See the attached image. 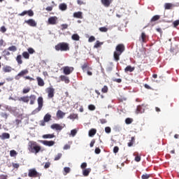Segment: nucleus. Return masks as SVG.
Instances as JSON below:
<instances>
[{
  "label": "nucleus",
  "instance_id": "obj_1",
  "mask_svg": "<svg viewBox=\"0 0 179 179\" xmlns=\"http://www.w3.org/2000/svg\"><path fill=\"white\" fill-rule=\"evenodd\" d=\"M124 51H125V45L124 44L120 43L116 46L115 51L113 53V58L116 62L120 61V56Z\"/></svg>",
  "mask_w": 179,
  "mask_h": 179
},
{
  "label": "nucleus",
  "instance_id": "obj_2",
  "mask_svg": "<svg viewBox=\"0 0 179 179\" xmlns=\"http://www.w3.org/2000/svg\"><path fill=\"white\" fill-rule=\"evenodd\" d=\"M28 150L31 153L37 155L41 150V146H40L36 141H29L28 143Z\"/></svg>",
  "mask_w": 179,
  "mask_h": 179
},
{
  "label": "nucleus",
  "instance_id": "obj_3",
  "mask_svg": "<svg viewBox=\"0 0 179 179\" xmlns=\"http://www.w3.org/2000/svg\"><path fill=\"white\" fill-rule=\"evenodd\" d=\"M36 95L31 94L29 96H22L19 98L18 100L19 101H23V103H29V101H30L29 104L33 106V104H34V103L36 102Z\"/></svg>",
  "mask_w": 179,
  "mask_h": 179
},
{
  "label": "nucleus",
  "instance_id": "obj_4",
  "mask_svg": "<svg viewBox=\"0 0 179 179\" xmlns=\"http://www.w3.org/2000/svg\"><path fill=\"white\" fill-rule=\"evenodd\" d=\"M55 49L56 51H69V43L65 42L59 43L55 46Z\"/></svg>",
  "mask_w": 179,
  "mask_h": 179
},
{
  "label": "nucleus",
  "instance_id": "obj_5",
  "mask_svg": "<svg viewBox=\"0 0 179 179\" xmlns=\"http://www.w3.org/2000/svg\"><path fill=\"white\" fill-rule=\"evenodd\" d=\"M28 176L29 177L34 178H36L37 177L40 178V177H41V173L37 172L36 169H31L29 170Z\"/></svg>",
  "mask_w": 179,
  "mask_h": 179
},
{
  "label": "nucleus",
  "instance_id": "obj_6",
  "mask_svg": "<svg viewBox=\"0 0 179 179\" xmlns=\"http://www.w3.org/2000/svg\"><path fill=\"white\" fill-rule=\"evenodd\" d=\"M43 103H44V101H43V98L41 96H39L38 98V106L33 111V114H36V113L41 111V108H43Z\"/></svg>",
  "mask_w": 179,
  "mask_h": 179
},
{
  "label": "nucleus",
  "instance_id": "obj_7",
  "mask_svg": "<svg viewBox=\"0 0 179 179\" xmlns=\"http://www.w3.org/2000/svg\"><path fill=\"white\" fill-rule=\"evenodd\" d=\"M46 93L48 94V99H53L55 94V89L52 86H50L46 88Z\"/></svg>",
  "mask_w": 179,
  "mask_h": 179
},
{
  "label": "nucleus",
  "instance_id": "obj_8",
  "mask_svg": "<svg viewBox=\"0 0 179 179\" xmlns=\"http://www.w3.org/2000/svg\"><path fill=\"white\" fill-rule=\"evenodd\" d=\"M179 6V3H177L176 4L172 3H166L164 5V8L165 10H170L171 9H174V8Z\"/></svg>",
  "mask_w": 179,
  "mask_h": 179
},
{
  "label": "nucleus",
  "instance_id": "obj_9",
  "mask_svg": "<svg viewBox=\"0 0 179 179\" xmlns=\"http://www.w3.org/2000/svg\"><path fill=\"white\" fill-rule=\"evenodd\" d=\"M149 41V36L146 35V33L142 32L140 37H139V41L142 43H148Z\"/></svg>",
  "mask_w": 179,
  "mask_h": 179
},
{
  "label": "nucleus",
  "instance_id": "obj_10",
  "mask_svg": "<svg viewBox=\"0 0 179 179\" xmlns=\"http://www.w3.org/2000/svg\"><path fill=\"white\" fill-rule=\"evenodd\" d=\"M73 67L68 66L63 67V73H64V75H71V73H73Z\"/></svg>",
  "mask_w": 179,
  "mask_h": 179
},
{
  "label": "nucleus",
  "instance_id": "obj_11",
  "mask_svg": "<svg viewBox=\"0 0 179 179\" xmlns=\"http://www.w3.org/2000/svg\"><path fill=\"white\" fill-rule=\"evenodd\" d=\"M24 23L30 26V27H37V22L34 19H29L24 21Z\"/></svg>",
  "mask_w": 179,
  "mask_h": 179
},
{
  "label": "nucleus",
  "instance_id": "obj_12",
  "mask_svg": "<svg viewBox=\"0 0 179 179\" xmlns=\"http://www.w3.org/2000/svg\"><path fill=\"white\" fill-rule=\"evenodd\" d=\"M26 15H28L29 17H33L34 16V12L33 10H24L22 13H19L18 16H24Z\"/></svg>",
  "mask_w": 179,
  "mask_h": 179
},
{
  "label": "nucleus",
  "instance_id": "obj_13",
  "mask_svg": "<svg viewBox=\"0 0 179 179\" xmlns=\"http://www.w3.org/2000/svg\"><path fill=\"white\" fill-rule=\"evenodd\" d=\"M50 128H51V129H55V131H62L64 127H62V126L61 124H59L55 123V124H52L50 126Z\"/></svg>",
  "mask_w": 179,
  "mask_h": 179
},
{
  "label": "nucleus",
  "instance_id": "obj_14",
  "mask_svg": "<svg viewBox=\"0 0 179 179\" xmlns=\"http://www.w3.org/2000/svg\"><path fill=\"white\" fill-rule=\"evenodd\" d=\"M57 22H58V17L56 16L50 17L48 20V24H57Z\"/></svg>",
  "mask_w": 179,
  "mask_h": 179
},
{
  "label": "nucleus",
  "instance_id": "obj_15",
  "mask_svg": "<svg viewBox=\"0 0 179 179\" xmlns=\"http://www.w3.org/2000/svg\"><path fill=\"white\" fill-rule=\"evenodd\" d=\"M65 113H64L62 110H58L57 113H56V117L57 118H58V120H62V118H64V117H65Z\"/></svg>",
  "mask_w": 179,
  "mask_h": 179
},
{
  "label": "nucleus",
  "instance_id": "obj_16",
  "mask_svg": "<svg viewBox=\"0 0 179 179\" xmlns=\"http://www.w3.org/2000/svg\"><path fill=\"white\" fill-rule=\"evenodd\" d=\"M101 2L105 8H108V6H110L113 3V0H101Z\"/></svg>",
  "mask_w": 179,
  "mask_h": 179
},
{
  "label": "nucleus",
  "instance_id": "obj_17",
  "mask_svg": "<svg viewBox=\"0 0 179 179\" xmlns=\"http://www.w3.org/2000/svg\"><path fill=\"white\" fill-rule=\"evenodd\" d=\"M42 143L43 145H45V146H54V145H55V141H42Z\"/></svg>",
  "mask_w": 179,
  "mask_h": 179
},
{
  "label": "nucleus",
  "instance_id": "obj_18",
  "mask_svg": "<svg viewBox=\"0 0 179 179\" xmlns=\"http://www.w3.org/2000/svg\"><path fill=\"white\" fill-rule=\"evenodd\" d=\"M83 72H85V71H92V67L89 66V63L86 62L81 66Z\"/></svg>",
  "mask_w": 179,
  "mask_h": 179
},
{
  "label": "nucleus",
  "instance_id": "obj_19",
  "mask_svg": "<svg viewBox=\"0 0 179 179\" xmlns=\"http://www.w3.org/2000/svg\"><path fill=\"white\" fill-rule=\"evenodd\" d=\"M36 80L38 82V85H39L41 87H43L44 85H45V83H44V80L41 78V77H36Z\"/></svg>",
  "mask_w": 179,
  "mask_h": 179
},
{
  "label": "nucleus",
  "instance_id": "obj_20",
  "mask_svg": "<svg viewBox=\"0 0 179 179\" xmlns=\"http://www.w3.org/2000/svg\"><path fill=\"white\" fill-rule=\"evenodd\" d=\"M27 73H29V70L27 69L22 70L16 76V79H19L17 78L18 76H24V75H27Z\"/></svg>",
  "mask_w": 179,
  "mask_h": 179
},
{
  "label": "nucleus",
  "instance_id": "obj_21",
  "mask_svg": "<svg viewBox=\"0 0 179 179\" xmlns=\"http://www.w3.org/2000/svg\"><path fill=\"white\" fill-rule=\"evenodd\" d=\"M60 80L62 82H64L66 83H69L71 80H69V77L66 76H60Z\"/></svg>",
  "mask_w": 179,
  "mask_h": 179
},
{
  "label": "nucleus",
  "instance_id": "obj_22",
  "mask_svg": "<svg viewBox=\"0 0 179 179\" xmlns=\"http://www.w3.org/2000/svg\"><path fill=\"white\" fill-rule=\"evenodd\" d=\"M13 69H12V67L10 66H6L4 67H3V71L4 72V73H8L9 72H12Z\"/></svg>",
  "mask_w": 179,
  "mask_h": 179
},
{
  "label": "nucleus",
  "instance_id": "obj_23",
  "mask_svg": "<svg viewBox=\"0 0 179 179\" xmlns=\"http://www.w3.org/2000/svg\"><path fill=\"white\" fill-rule=\"evenodd\" d=\"M91 171H92V169H90V168L83 169V175L84 176V177H87V176H89V174H90Z\"/></svg>",
  "mask_w": 179,
  "mask_h": 179
},
{
  "label": "nucleus",
  "instance_id": "obj_24",
  "mask_svg": "<svg viewBox=\"0 0 179 179\" xmlns=\"http://www.w3.org/2000/svg\"><path fill=\"white\" fill-rule=\"evenodd\" d=\"M43 139H52V138H55V135L54 134H44L42 136Z\"/></svg>",
  "mask_w": 179,
  "mask_h": 179
},
{
  "label": "nucleus",
  "instance_id": "obj_25",
  "mask_svg": "<svg viewBox=\"0 0 179 179\" xmlns=\"http://www.w3.org/2000/svg\"><path fill=\"white\" fill-rule=\"evenodd\" d=\"M1 139L5 140V139H9L10 138V134L9 133H3L1 136H0Z\"/></svg>",
  "mask_w": 179,
  "mask_h": 179
},
{
  "label": "nucleus",
  "instance_id": "obj_26",
  "mask_svg": "<svg viewBox=\"0 0 179 179\" xmlns=\"http://www.w3.org/2000/svg\"><path fill=\"white\" fill-rule=\"evenodd\" d=\"M59 8L60 10H66V9H68V6H66V3H62L59 5Z\"/></svg>",
  "mask_w": 179,
  "mask_h": 179
},
{
  "label": "nucleus",
  "instance_id": "obj_27",
  "mask_svg": "<svg viewBox=\"0 0 179 179\" xmlns=\"http://www.w3.org/2000/svg\"><path fill=\"white\" fill-rule=\"evenodd\" d=\"M95 134H97V130L96 129H91L89 131V136L91 138L94 136Z\"/></svg>",
  "mask_w": 179,
  "mask_h": 179
},
{
  "label": "nucleus",
  "instance_id": "obj_28",
  "mask_svg": "<svg viewBox=\"0 0 179 179\" xmlns=\"http://www.w3.org/2000/svg\"><path fill=\"white\" fill-rule=\"evenodd\" d=\"M50 120H51V115H50L49 113H47L43 117V121L44 122H49V121Z\"/></svg>",
  "mask_w": 179,
  "mask_h": 179
},
{
  "label": "nucleus",
  "instance_id": "obj_29",
  "mask_svg": "<svg viewBox=\"0 0 179 179\" xmlns=\"http://www.w3.org/2000/svg\"><path fill=\"white\" fill-rule=\"evenodd\" d=\"M16 61L18 65H22V64H23V60L22 59V55H18L17 56Z\"/></svg>",
  "mask_w": 179,
  "mask_h": 179
},
{
  "label": "nucleus",
  "instance_id": "obj_30",
  "mask_svg": "<svg viewBox=\"0 0 179 179\" xmlns=\"http://www.w3.org/2000/svg\"><path fill=\"white\" fill-rule=\"evenodd\" d=\"M72 40L74 41H79L80 40V36L78 34H73L71 36Z\"/></svg>",
  "mask_w": 179,
  "mask_h": 179
},
{
  "label": "nucleus",
  "instance_id": "obj_31",
  "mask_svg": "<svg viewBox=\"0 0 179 179\" xmlns=\"http://www.w3.org/2000/svg\"><path fill=\"white\" fill-rule=\"evenodd\" d=\"M135 71V67H132L131 66H127L125 69H124V71L125 72H134Z\"/></svg>",
  "mask_w": 179,
  "mask_h": 179
},
{
  "label": "nucleus",
  "instance_id": "obj_32",
  "mask_svg": "<svg viewBox=\"0 0 179 179\" xmlns=\"http://www.w3.org/2000/svg\"><path fill=\"white\" fill-rule=\"evenodd\" d=\"M73 17H76L77 19H82V12L78 11L73 13Z\"/></svg>",
  "mask_w": 179,
  "mask_h": 179
},
{
  "label": "nucleus",
  "instance_id": "obj_33",
  "mask_svg": "<svg viewBox=\"0 0 179 179\" xmlns=\"http://www.w3.org/2000/svg\"><path fill=\"white\" fill-rule=\"evenodd\" d=\"M135 143V136H133L131 138L130 141L127 143V145L129 148H131V146H134V144Z\"/></svg>",
  "mask_w": 179,
  "mask_h": 179
},
{
  "label": "nucleus",
  "instance_id": "obj_34",
  "mask_svg": "<svg viewBox=\"0 0 179 179\" xmlns=\"http://www.w3.org/2000/svg\"><path fill=\"white\" fill-rule=\"evenodd\" d=\"M136 114L145 113V109H143V108H142V106H138L137 107V109H136Z\"/></svg>",
  "mask_w": 179,
  "mask_h": 179
},
{
  "label": "nucleus",
  "instance_id": "obj_35",
  "mask_svg": "<svg viewBox=\"0 0 179 179\" xmlns=\"http://www.w3.org/2000/svg\"><path fill=\"white\" fill-rule=\"evenodd\" d=\"M99 30L101 33H107V31H108V28L106 27H99Z\"/></svg>",
  "mask_w": 179,
  "mask_h": 179
},
{
  "label": "nucleus",
  "instance_id": "obj_36",
  "mask_svg": "<svg viewBox=\"0 0 179 179\" xmlns=\"http://www.w3.org/2000/svg\"><path fill=\"white\" fill-rule=\"evenodd\" d=\"M22 57L25 59H29L30 58V55L27 52H22Z\"/></svg>",
  "mask_w": 179,
  "mask_h": 179
},
{
  "label": "nucleus",
  "instance_id": "obj_37",
  "mask_svg": "<svg viewBox=\"0 0 179 179\" xmlns=\"http://www.w3.org/2000/svg\"><path fill=\"white\" fill-rule=\"evenodd\" d=\"M8 51H13V52H15V51H17V48L15 45L10 46L8 48Z\"/></svg>",
  "mask_w": 179,
  "mask_h": 179
},
{
  "label": "nucleus",
  "instance_id": "obj_38",
  "mask_svg": "<svg viewBox=\"0 0 179 179\" xmlns=\"http://www.w3.org/2000/svg\"><path fill=\"white\" fill-rule=\"evenodd\" d=\"M10 157H15V156H17V152L15 150H12L10 151Z\"/></svg>",
  "mask_w": 179,
  "mask_h": 179
},
{
  "label": "nucleus",
  "instance_id": "obj_39",
  "mask_svg": "<svg viewBox=\"0 0 179 179\" xmlns=\"http://www.w3.org/2000/svg\"><path fill=\"white\" fill-rule=\"evenodd\" d=\"M134 122V119L131 118V117H127L125 120V123L127 125H129V124H132V122Z\"/></svg>",
  "mask_w": 179,
  "mask_h": 179
},
{
  "label": "nucleus",
  "instance_id": "obj_40",
  "mask_svg": "<svg viewBox=\"0 0 179 179\" xmlns=\"http://www.w3.org/2000/svg\"><path fill=\"white\" fill-rule=\"evenodd\" d=\"M68 118H69V120H76V118H78V115L75 113L71 114Z\"/></svg>",
  "mask_w": 179,
  "mask_h": 179
},
{
  "label": "nucleus",
  "instance_id": "obj_41",
  "mask_svg": "<svg viewBox=\"0 0 179 179\" xmlns=\"http://www.w3.org/2000/svg\"><path fill=\"white\" fill-rule=\"evenodd\" d=\"M160 19V15H155L152 17L151 22H157Z\"/></svg>",
  "mask_w": 179,
  "mask_h": 179
},
{
  "label": "nucleus",
  "instance_id": "obj_42",
  "mask_svg": "<svg viewBox=\"0 0 179 179\" xmlns=\"http://www.w3.org/2000/svg\"><path fill=\"white\" fill-rule=\"evenodd\" d=\"M76 134H78V130L77 129H72L71 131V136H76Z\"/></svg>",
  "mask_w": 179,
  "mask_h": 179
},
{
  "label": "nucleus",
  "instance_id": "obj_43",
  "mask_svg": "<svg viewBox=\"0 0 179 179\" xmlns=\"http://www.w3.org/2000/svg\"><path fill=\"white\" fill-rule=\"evenodd\" d=\"M102 93H107L108 92V87L107 85L103 86V87L101 89Z\"/></svg>",
  "mask_w": 179,
  "mask_h": 179
},
{
  "label": "nucleus",
  "instance_id": "obj_44",
  "mask_svg": "<svg viewBox=\"0 0 179 179\" xmlns=\"http://www.w3.org/2000/svg\"><path fill=\"white\" fill-rule=\"evenodd\" d=\"M88 108L90 110V111H94V110H96V106L93 104H91L89 105Z\"/></svg>",
  "mask_w": 179,
  "mask_h": 179
},
{
  "label": "nucleus",
  "instance_id": "obj_45",
  "mask_svg": "<svg viewBox=\"0 0 179 179\" xmlns=\"http://www.w3.org/2000/svg\"><path fill=\"white\" fill-rule=\"evenodd\" d=\"M142 179H148L150 178V175L148 174V173H145L143 175H142L141 176Z\"/></svg>",
  "mask_w": 179,
  "mask_h": 179
},
{
  "label": "nucleus",
  "instance_id": "obj_46",
  "mask_svg": "<svg viewBox=\"0 0 179 179\" xmlns=\"http://www.w3.org/2000/svg\"><path fill=\"white\" fill-rule=\"evenodd\" d=\"M80 167L83 170L86 169V168L87 167V163H86V162L82 163L80 165Z\"/></svg>",
  "mask_w": 179,
  "mask_h": 179
},
{
  "label": "nucleus",
  "instance_id": "obj_47",
  "mask_svg": "<svg viewBox=\"0 0 179 179\" xmlns=\"http://www.w3.org/2000/svg\"><path fill=\"white\" fill-rule=\"evenodd\" d=\"M61 157H62V154L59 153V154H57V155L55 156V161L59 160V159H61Z\"/></svg>",
  "mask_w": 179,
  "mask_h": 179
},
{
  "label": "nucleus",
  "instance_id": "obj_48",
  "mask_svg": "<svg viewBox=\"0 0 179 179\" xmlns=\"http://www.w3.org/2000/svg\"><path fill=\"white\" fill-rule=\"evenodd\" d=\"M134 156H136L135 157V162H140L141 161V155H136V153L134 154Z\"/></svg>",
  "mask_w": 179,
  "mask_h": 179
},
{
  "label": "nucleus",
  "instance_id": "obj_49",
  "mask_svg": "<svg viewBox=\"0 0 179 179\" xmlns=\"http://www.w3.org/2000/svg\"><path fill=\"white\" fill-rule=\"evenodd\" d=\"M88 41L89 43H93V41H96V38L92 36L89 38Z\"/></svg>",
  "mask_w": 179,
  "mask_h": 179
},
{
  "label": "nucleus",
  "instance_id": "obj_50",
  "mask_svg": "<svg viewBox=\"0 0 179 179\" xmlns=\"http://www.w3.org/2000/svg\"><path fill=\"white\" fill-rule=\"evenodd\" d=\"M29 92H30V87L24 88L22 90L23 94H26L29 93Z\"/></svg>",
  "mask_w": 179,
  "mask_h": 179
},
{
  "label": "nucleus",
  "instance_id": "obj_51",
  "mask_svg": "<svg viewBox=\"0 0 179 179\" xmlns=\"http://www.w3.org/2000/svg\"><path fill=\"white\" fill-rule=\"evenodd\" d=\"M100 45H101V43H100V41H96L94 47V48H99V47H100Z\"/></svg>",
  "mask_w": 179,
  "mask_h": 179
},
{
  "label": "nucleus",
  "instance_id": "obj_52",
  "mask_svg": "<svg viewBox=\"0 0 179 179\" xmlns=\"http://www.w3.org/2000/svg\"><path fill=\"white\" fill-rule=\"evenodd\" d=\"M34 52H36V50H34V49H33L32 48H28V53L29 54H34Z\"/></svg>",
  "mask_w": 179,
  "mask_h": 179
},
{
  "label": "nucleus",
  "instance_id": "obj_53",
  "mask_svg": "<svg viewBox=\"0 0 179 179\" xmlns=\"http://www.w3.org/2000/svg\"><path fill=\"white\" fill-rule=\"evenodd\" d=\"M105 132H106V134H110L111 132V128L110 127H106Z\"/></svg>",
  "mask_w": 179,
  "mask_h": 179
},
{
  "label": "nucleus",
  "instance_id": "obj_54",
  "mask_svg": "<svg viewBox=\"0 0 179 179\" xmlns=\"http://www.w3.org/2000/svg\"><path fill=\"white\" fill-rule=\"evenodd\" d=\"M0 31H1V33H6V27H5V26H2L0 28Z\"/></svg>",
  "mask_w": 179,
  "mask_h": 179
},
{
  "label": "nucleus",
  "instance_id": "obj_55",
  "mask_svg": "<svg viewBox=\"0 0 179 179\" xmlns=\"http://www.w3.org/2000/svg\"><path fill=\"white\" fill-rule=\"evenodd\" d=\"M120 150V148H118V146H115L114 148H113V152L114 153H118Z\"/></svg>",
  "mask_w": 179,
  "mask_h": 179
},
{
  "label": "nucleus",
  "instance_id": "obj_56",
  "mask_svg": "<svg viewBox=\"0 0 179 179\" xmlns=\"http://www.w3.org/2000/svg\"><path fill=\"white\" fill-rule=\"evenodd\" d=\"M3 52L5 53L4 57L10 55V52H9V51H8V50H4L3 51Z\"/></svg>",
  "mask_w": 179,
  "mask_h": 179
},
{
  "label": "nucleus",
  "instance_id": "obj_57",
  "mask_svg": "<svg viewBox=\"0 0 179 179\" xmlns=\"http://www.w3.org/2000/svg\"><path fill=\"white\" fill-rule=\"evenodd\" d=\"M24 78V79H26L27 80H30V82H31V80H34V78H31V77H30L29 76H25Z\"/></svg>",
  "mask_w": 179,
  "mask_h": 179
},
{
  "label": "nucleus",
  "instance_id": "obj_58",
  "mask_svg": "<svg viewBox=\"0 0 179 179\" xmlns=\"http://www.w3.org/2000/svg\"><path fill=\"white\" fill-rule=\"evenodd\" d=\"M101 152V150H100V148H95L96 155H100Z\"/></svg>",
  "mask_w": 179,
  "mask_h": 179
},
{
  "label": "nucleus",
  "instance_id": "obj_59",
  "mask_svg": "<svg viewBox=\"0 0 179 179\" xmlns=\"http://www.w3.org/2000/svg\"><path fill=\"white\" fill-rule=\"evenodd\" d=\"M13 167L14 169H19V167H20V165L19 164L13 163Z\"/></svg>",
  "mask_w": 179,
  "mask_h": 179
},
{
  "label": "nucleus",
  "instance_id": "obj_60",
  "mask_svg": "<svg viewBox=\"0 0 179 179\" xmlns=\"http://www.w3.org/2000/svg\"><path fill=\"white\" fill-rule=\"evenodd\" d=\"M51 166L50 162H46L44 166V169H49V167Z\"/></svg>",
  "mask_w": 179,
  "mask_h": 179
},
{
  "label": "nucleus",
  "instance_id": "obj_61",
  "mask_svg": "<svg viewBox=\"0 0 179 179\" xmlns=\"http://www.w3.org/2000/svg\"><path fill=\"white\" fill-rule=\"evenodd\" d=\"M64 170L65 173H66V174H68V173H70V171H71V168H69V167H65Z\"/></svg>",
  "mask_w": 179,
  "mask_h": 179
},
{
  "label": "nucleus",
  "instance_id": "obj_62",
  "mask_svg": "<svg viewBox=\"0 0 179 179\" xmlns=\"http://www.w3.org/2000/svg\"><path fill=\"white\" fill-rule=\"evenodd\" d=\"M173 24L175 27H177L179 25V20L174 21Z\"/></svg>",
  "mask_w": 179,
  "mask_h": 179
},
{
  "label": "nucleus",
  "instance_id": "obj_63",
  "mask_svg": "<svg viewBox=\"0 0 179 179\" xmlns=\"http://www.w3.org/2000/svg\"><path fill=\"white\" fill-rule=\"evenodd\" d=\"M66 29H68V24H62V30H65Z\"/></svg>",
  "mask_w": 179,
  "mask_h": 179
},
{
  "label": "nucleus",
  "instance_id": "obj_64",
  "mask_svg": "<svg viewBox=\"0 0 179 179\" xmlns=\"http://www.w3.org/2000/svg\"><path fill=\"white\" fill-rule=\"evenodd\" d=\"M0 179H8V176H6V175H0Z\"/></svg>",
  "mask_w": 179,
  "mask_h": 179
}]
</instances>
